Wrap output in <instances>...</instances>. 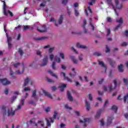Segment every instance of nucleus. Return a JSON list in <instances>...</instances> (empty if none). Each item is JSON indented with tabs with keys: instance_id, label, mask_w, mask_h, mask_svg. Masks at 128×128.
Instances as JSON below:
<instances>
[{
	"instance_id": "1",
	"label": "nucleus",
	"mask_w": 128,
	"mask_h": 128,
	"mask_svg": "<svg viewBox=\"0 0 128 128\" xmlns=\"http://www.w3.org/2000/svg\"><path fill=\"white\" fill-rule=\"evenodd\" d=\"M56 116H58V112L54 111V114L52 118H49L48 119V118H46V120L47 123V126H52V124H50L54 123V120H56Z\"/></svg>"
},
{
	"instance_id": "2",
	"label": "nucleus",
	"mask_w": 128,
	"mask_h": 128,
	"mask_svg": "<svg viewBox=\"0 0 128 128\" xmlns=\"http://www.w3.org/2000/svg\"><path fill=\"white\" fill-rule=\"evenodd\" d=\"M2 2L4 3L3 13L5 16H8V12L10 10V7L6 4V2L4 0L2 1Z\"/></svg>"
},
{
	"instance_id": "3",
	"label": "nucleus",
	"mask_w": 128,
	"mask_h": 128,
	"mask_svg": "<svg viewBox=\"0 0 128 128\" xmlns=\"http://www.w3.org/2000/svg\"><path fill=\"white\" fill-rule=\"evenodd\" d=\"M0 82H2L3 86H8V84H10V82L8 80V79H6V78L0 79Z\"/></svg>"
},
{
	"instance_id": "4",
	"label": "nucleus",
	"mask_w": 128,
	"mask_h": 128,
	"mask_svg": "<svg viewBox=\"0 0 128 128\" xmlns=\"http://www.w3.org/2000/svg\"><path fill=\"white\" fill-rule=\"evenodd\" d=\"M112 120H114V116H108L107 118L106 126H110L112 123Z\"/></svg>"
},
{
	"instance_id": "5",
	"label": "nucleus",
	"mask_w": 128,
	"mask_h": 128,
	"mask_svg": "<svg viewBox=\"0 0 128 128\" xmlns=\"http://www.w3.org/2000/svg\"><path fill=\"white\" fill-rule=\"evenodd\" d=\"M37 30L38 32H46L47 30L46 26L43 25L41 28H40V29L38 28Z\"/></svg>"
},
{
	"instance_id": "6",
	"label": "nucleus",
	"mask_w": 128,
	"mask_h": 128,
	"mask_svg": "<svg viewBox=\"0 0 128 128\" xmlns=\"http://www.w3.org/2000/svg\"><path fill=\"white\" fill-rule=\"evenodd\" d=\"M118 4H120L118 0H115L116 8H118V10H122V8H124V6L122 5V4H120L119 6Z\"/></svg>"
},
{
	"instance_id": "7",
	"label": "nucleus",
	"mask_w": 128,
	"mask_h": 128,
	"mask_svg": "<svg viewBox=\"0 0 128 128\" xmlns=\"http://www.w3.org/2000/svg\"><path fill=\"white\" fill-rule=\"evenodd\" d=\"M16 112L13 111L12 108H11L10 110L8 109L7 114L8 116H14Z\"/></svg>"
},
{
	"instance_id": "8",
	"label": "nucleus",
	"mask_w": 128,
	"mask_h": 128,
	"mask_svg": "<svg viewBox=\"0 0 128 128\" xmlns=\"http://www.w3.org/2000/svg\"><path fill=\"white\" fill-rule=\"evenodd\" d=\"M114 88H112V85L110 84L108 86L109 88L110 92H112V90H114L116 88V80H114Z\"/></svg>"
},
{
	"instance_id": "9",
	"label": "nucleus",
	"mask_w": 128,
	"mask_h": 128,
	"mask_svg": "<svg viewBox=\"0 0 128 128\" xmlns=\"http://www.w3.org/2000/svg\"><path fill=\"white\" fill-rule=\"evenodd\" d=\"M108 64H110V66L112 68H114V66H116V61H114L110 58H108Z\"/></svg>"
},
{
	"instance_id": "10",
	"label": "nucleus",
	"mask_w": 128,
	"mask_h": 128,
	"mask_svg": "<svg viewBox=\"0 0 128 128\" xmlns=\"http://www.w3.org/2000/svg\"><path fill=\"white\" fill-rule=\"evenodd\" d=\"M61 76H63L64 78V80H68V82H72V79L66 76V74L64 72H60Z\"/></svg>"
},
{
	"instance_id": "11",
	"label": "nucleus",
	"mask_w": 128,
	"mask_h": 128,
	"mask_svg": "<svg viewBox=\"0 0 128 128\" xmlns=\"http://www.w3.org/2000/svg\"><path fill=\"white\" fill-rule=\"evenodd\" d=\"M48 64V56L43 59V62L40 64V66H45Z\"/></svg>"
},
{
	"instance_id": "12",
	"label": "nucleus",
	"mask_w": 128,
	"mask_h": 128,
	"mask_svg": "<svg viewBox=\"0 0 128 128\" xmlns=\"http://www.w3.org/2000/svg\"><path fill=\"white\" fill-rule=\"evenodd\" d=\"M22 72H20V70H16V74H24V62H22Z\"/></svg>"
},
{
	"instance_id": "13",
	"label": "nucleus",
	"mask_w": 128,
	"mask_h": 128,
	"mask_svg": "<svg viewBox=\"0 0 128 128\" xmlns=\"http://www.w3.org/2000/svg\"><path fill=\"white\" fill-rule=\"evenodd\" d=\"M48 39V37H46V36H43L38 38H34L35 40H44Z\"/></svg>"
},
{
	"instance_id": "14",
	"label": "nucleus",
	"mask_w": 128,
	"mask_h": 128,
	"mask_svg": "<svg viewBox=\"0 0 128 128\" xmlns=\"http://www.w3.org/2000/svg\"><path fill=\"white\" fill-rule=\"evenodd\" d=\"M98 62L99 66H100L102 68H104L105 70V72H106V66L104 65V63L102 61H100V60H98Z\"/></svg>"
},
{
	"instance_id": "15",
	"label": "nucleus",
	"mask_w": 128,
	"mask_h": 128,
	"mask_svg": "<svg viewBox=\"0 0 128 128\" xmlns=\"http://www.w3.org/2000/svg\"><path fill=\"white\" fill-rule=\"evenodd\" d=\"M67 96L68 98V100H70V102H72V100H74L72 96V94H70V91L67 92Z\"/></svg>"
},
{
	"instance_id": "16",
	"label": "nucleus",
	"mask_w": 128,
	"mask_h": 128,
	"mask_svg": "<svg viewBox=\"0 0 128 128\" xmlns=\"http://www.w3.org/2000/svg\"><path fill=\"white\" fill-rule=\"evenodd\" d=\"M102 109H100L96 114V115L95 116V118H100V114H102Z\"/></svg>"
},
{
	"instance_id": "17",
	"label": "nucleus",
	"mask_w": 128,
	"mask_h": 128,
	"mask_svg": "<svg viewBox=\"0 0 128 128\" xmlns=\"http://www.w3.org/2000/svg\"><path fill=\"white\" fill-rule=\"evenodd\" d=\"M42 92L43 94H44L46 96H48V98H52V95L50 94H48V92L46 91L45 90L42 89Z\"/></svg>"
},
{
	"instance_id": "18",
	"label": "nucleus",
	"mask_w": 128,
	"mask_h": 128,
	"mask_svg": "<svg viewBox=\"0 0 128 128\" xmlns=\"http://www.w3.org/2000/svg\"><path fill=\"white\" fill-rule=\"evenodd\" d=\"M85 104L86 110H90V104L86 100H85Z\"/></svg>"
},
{
	"instance_id": "19",
	"label": "nucleus",
	"mask_w": 128,
	"mask_h": 128,
	"mask_svg": "<svg viewBox=\"0 0 128 128\" xmlns=\"http://www.w3.org/2000/svg\"><path fill=\"white\" fill-rule=\"evenodd\" d=\"M72 72H74V73L72 74V73H70V76L71 77V78H74V76H76V72L75 71L76 70V69L74 68H72Z\"/></svg>"
},
{
	"instance_id": "20",
	"label": "nucleus",
	"mask_w": 128,
	"mask_h": 128,
	"mask_svg": "<svg viewBox=\"0 0 128 128\" xmlns=\"http://www.w3.org/2000/svg\"><path fill=\"white\" fill-rule=\"evenodd\" d=\"M66 88V84H62V85L59 86L60 92H64Z\"/></svg>"
},
{
	"instance_id": "21",
	"label": "nucleus",
	"mask_w": 128,
	"mask_h": 128,
	"mask_svg": "<svg viewBox=\"0 0 128 128\" xmlns=\"http://www.w3.org/2000/svg\"><path fill=\"white\" fill-rule=\"evenodd\" d=\"M32 98H34V100H38V97L36 96V90H34L32 95Z\"/></svg>"
},
{
	"instance_id": "22",
	"label": "nucleus",
	"mask_w": 128,
	"mask_h": 128,
	"mask_svg": "<svg viewBox=\"0 0 128 128\" xmlns=\"http://www.w3.org/2000/svg\"><path fill=\"white\" fill-rule=\"evenodd\" d=\"M48 72L49 74H50L52 76H54V78H56L58 80V75H56V74L52 73V70H48Z\"/></svg>"
},
{
	"instance_id": "23",
	"label": "nucleus",
	"mask_w": 128,
	"mask_h": 128,
	"mask_svg": "<svg viewBox=\"0 0 128 128\" xmlns=\"http://www.w3.org/2000/svg\"><path fill=\"white\" fill-rule=\"evenodd\" d=\"M76 46L77 48H84V50L86 48H88V47H86V46L84 45H80L78 43L76 44Z\"/></svg>"
},
{
	"instance_id": "24",
	"label": "nucleus",
	"mask_w": 128,
	"mask_h": 128,
	"mask_svg": "<svg viewBox=\"0 0 128 128\" xmlns=\"http://www.w3.org/2000/svg\"><path fill=\"white\" fill-rule=\"evenodd\" d=\"M2 112L3 114V116H6V107L4 106H1Z\"/></svg>"
},
{
	"instance_id": "25",
	"label": "nucleus",
	"mask_w": 128,
	"mask_h": 128,
	"mask_svg": "<svg viewBox=\"0 0 128 128\" xmlns=\"http://www.w3.org/2000/svg\"><path fill=\"white\" fill-rule=\"evenodd\" d=\"M123 67L124 65H122V64H121L118 66V70L120 72H124V69L122 68Z\"/></svg>"
},
{
	"instance_id": "26",
	"label": "nucleus",
	"mask_w": 128,
	"mask_h": 128,
	"mask_svg": "<svg viewBox=\"0 0 128 128\" xmlns=\"http://www.w3.org/2000/svg\"><path fill=\"white\" fill-rule=\"evenodd\" d=\"M28 82H30V80H28V78H26L24 80L23 86H26L28 84Z\"/></svg>"
},
{
	"instance_id": "27",
	"label": "nucleus",
	"mask_w": 128,
	"mask_h": 128,
	"mask_svg": "<svg viewBox=\"0 0 128 128\" xmlns=\"http://www.w3.org/2000/svg\"><path fill=\"white\" fill-rule=\"evenodd\" d=\"M70 58H71V59L72 60L74 64H78V61L76 59L74 56H71Z\"/></svg>"
},
{
	"instance_id": "28",
	"label": "nucleus",
	"mask_w": 128,
	"mask_h": 128,
	"mask_svg": "<svg viewBox=\"0 0 128 128\" xmlns=\"http://www.w3.org/2000/svg\"><path fill=\"white\" fill-rule=\"evenodd\" d=\"M112 110L114 112H118V106L114 105L112 107Z\"/></svg>"
},
{
	"instance_id": "29",
	"label": "nucleus",
	"mask_w": 128,
	"mask_h": 128,
	"mask_svg": "<svg viewBox=\"0 0 128 128\" xmlns=\"http://www.w3.org/2000/svg\"><path fill=\"white\" fill-rule=\"evenodd\" d=\"M62 20H64V17L62 16V15H60V18L58 20V24H62Z\"/></svg>"
},
{
	"instance_id": "30",
	"label": "nucleus",
	"mask_w": 128,
	"mask_h": 128,
	"mask_svg": "<svg viewBox=\"0 0 128 128\" xmlns=\"http://www.w3.org/2000/svg\"><path fill=\"white\" fill-rule=\"evenodd\" d=\"M116 22H118L119 24H122V18H120V19H118L116 20Z\"/></svg>"
},
{
	"instance_id": "31",
	"label": "nucleus",
	"mask_w": 128,
	"mask_h": 128,
	"mask_svg": "<svg viewBox=\"0 0 128 128\" xmlns=\"http://www.w3.org/2000/svg\"><path fill=\"white\" fill-rule=\"evenodd\" d=\"M54 59H55V60H56L57 62H58V64L60 62V58L58 56H56L54 58Z\"/></svg>"
},
{
	"instance_id": "32",
	"label": "nucleus",
	"mask_w": 128,
	"mask_h": 128,
	"mask_svg": "<svg viewBox=\"0 0 128 128\" xmlns=\"http://www.w3.org/2000/svg\"><path fill=\"white\" fill-rule=\"evenodd\" d=\"M124 102H127V103L128 104V94H127L126 96H124Z\"/></svg>"
},
{
	"instance_id": "33",
	"label": "nucleus",
	"mask_w": 128,
	"mask_h": 128,
	"mask_svg": "<svg viewBox=\"0 0 128 128\" xmlns=\"http://www.w3.org/2000/svg\"><path fill=\"white\" fill-rule=\"evenodd\" d=\"M86 19H84L83 20V24L82 25V28H86Z\"/></svg>"
},
{
	"instance_id": "34",
	"label": "nucleus",
	"mask_w": 128,
	"mask_h": 128,
	"mask_svg": "<svg viewBox=\"0 0 128 128\" xmlns=\"http://www.w3.org/2000/svg\"><path fill=\"white\" fill-rule=\"evenodd\" d=\"M52 70H56V62H53L52 63Z\"/></svg>"
},
{
	"instance_id": "35",
	"label": "nucleus",
	"mask_w": 128,
	"mask_h": 128,
	"mask_svg": "<svg viewBox=\"0 0 128 128\" xmlns=\"http://www.w3.org/2000/svg\"><path fill=\"white\" fill-rule=\"evenodd\" d=\"M95 2V0H91V2H88V4H89V6H92L93 4H94Z\"/></svg>"
},
{
	"instance_id": "36",
	"label": "nucleus",
	"mask_w": 128,
	"mask_h": 128,
	"mask_svg": "<svg viewBox=\"0 0 128 128\" xmlns=\"http://www.w3.org/2000/svg\"><path fill=\"white\" fill-rule=\"evenodd\" d=\"M74 14L76 16H78L80 15V13H78V12L76 8L74 9Z\"/></svg>"
},
{
	"instance_id": "37",
	"label": "nucleus",
	"mask_w": 128,
	"mask_h": 128,
	"mask_svg": "<svg viewBox=\"0 0 128 128\" xmlns=\"http://www.w3.org/2000/svg\"><path fill=\"white\" fill-rule=\"evenodd\" d=\"M18 50L19 54H20V56H22L24 54V51H22V50L20 48H19Z\"/></svg>"
},
{
	"instance_id": "38",
	"label": "nucleus",
	"mask_w": 128,
	"mask_h": 128,
	"mask_svg": "<svg viewBox=\"0 0 128 128\" xmlns=\"http://www.w3.org/2000/svg\"><path fill=\"white\" fill-rule=\"evenodd\" d=\"M30 26H24L23 28L24 30H29Z\"/></svg>"
},
{
	"instance_id": "39",
	"label": "nucleus",
	"mask_w": 128,
	"mask_h": 128,
	"mask_svg": "<svg viewBox=\"0 0 128 128\" xmlns=\"http://www.w3.org/2000/svg\"><path fill=\"white\" fill-rule=\"evenodd\" d=\"M110 52V47L108 46V45H106V52Z\"/></svg>"
},
{
	"instance_id": "40",
	"label": "nucleus",
	"mask_w": 128,
	"mask_h": 128,
	"mask_svg": "<svg viewBox=\"0 0 128 128\" xmlns=\"http://www.w3.org/2000/svg\"><path fill=\"white\" fill-rule=\"evenodd\" d=\"M54 47L51 48L49 49V53L52 54V52H54Z\"/></svg>"
},
{
	"instance_id": "41",
	"label": "nucleus",
	"mask_w": 128,
	"mask_h": 128,
	"mask_svg": "<svg viewBox=\"0 0 128 128\" xmlns=\"http://www.w3.org/2000/svg\"><path fill=\"white\" fill-rule=\"evenodd\" d=\"M88 118H84V121L80 120V122H82V123L84 122V124H86V122H88Z\"/></svg>"
},
{
	"instance_id": "42",
	"label": "nucleus",
	"mask_w": 128,
	"mask_h": 128,
	"mask_svg": "<svg viewBox=\"0 0 128 128\" xmlns=\"http://www.w3.org/2000/svg\"><path fill=\"white\" fill-rule=\"evenodd\" d=\"M20 62H17L14 64V68H18V66H20Z\"/></svg>"
},
{
	"instance_id": "43",
	"label": "nucleus",
	"mask_w": 128,
	"mask_h": 128,
	"mask_svg": "<svg viewBox=\"0 0 128 128\" xmlns=\"http://www.w3.org/2000/svg\"><path fill=\"white\" fill-rule=\"evenodd\" d=\"M110 34V28H108L106 36H108Z\"/></svg>"
},
{
	"instance_id": "44",
	"label": "nucleus",
	"mask_w": 128,
	"mask_h": 128,
	"mask_svg": "<svg viewBox=\"0 0 128 128\" xmlns=\"http://www.w3.org/2000/svg\"><path fill=\"white\" fill-rule=\"evenodd\" d=\"M60 56L62 60H64V53H60Z\"/></svg>"
},
{
	"instance_id": "45",
	"label": "nucleus",
	"mask_w": 128,
	"mask_h": 128,
	"mask_svg": "<svg viewBox=\"0 0 128 128\" xmlns=\"http://www.w3.org/2000/svg\"><path fill=\"white\" fill-rule=\"evenodd\" d=\"M47 81L48 82H54V80L50 78H47Z\"/></svg>"
},
{
	"instance_id": "46",
	"label": "nucleus",
	"mask_w": 128,
	"mask_h": 128,
	"mask_svg": "<svg viewBox=\"0 0 128 128\" xmlns=\"http://www.w3.org/2000/svg\"><path fill=\"white\" fill-rule=\"evenodd\" d=\"M68 0H62V4H64V6H66V4H68Z\"/></svg>"
},
{
	"instance_id": "47",
	"label": "nucleus",
	"mask_w": 128,
	"mask_h": 128,
	"mask_svg": "<svg viewBox=\"0 0 128 128\" xmlns=\"http://www.w3.org/2000/svg\"><path fill=\"white\" fill-rule=\"evenodd\" d=\"M94 56H100V54L98 52H94L93 54Z\"/></svg>"
},
{
	"instance_id": "48",
	"label": "nucleus",
	"mask_w": 128,
	"mask_h": 128,
	"mask_svg": "<svg viewBox=\"0 0 128 128\" xmlns=\"http://www.w3.org/2000/svg\"><path fill=\"white\" fill-rule=\"evenodd\" d=\"M8 14H10V16H14V14H12V12H10V10H8Z\"/></svg>"
},
{
	"instance_id": "49",
	"label": "nucleus",
	"mask_w": 128,
	"mask_h": 128,
	"mask_svg": "<svg viewBox=\"0 0 128 128\" xmlns=\"http://www.w3.org/2000/svg\"><path fill=\"white\" fill-rule=\"evenodd\" d=\"M106 20L108 22H112V18L110 17H107Z\"/></svg>"
},
{
	"instance_id": "50",
	"label": "nucleus",
	"mask_w": 128,
	"mask_h": 128,
	"mask_svg": "<svg viewBox=\"0 0 128 128\" xmlns=\"http://www.w3.org/2000/svg\"><path fill=\"white\" fill-rule=\"evenodd\" d=\"M123 82H124V84H128V79L124 78L123 79Z\"/></svg>"
},
{
	"instance_id": "51",
	"label": "nucleus",
	"mask_w": 128,
	"mask_h": 128,
	"mask_svg": "<svg viewBox=\"0 0 128 128\" xmlns=\"http://www.w3.org/2000/svg\"><path fill=\"white\" fill-rule=\"evenodd\" d=\"M28 104H34V100H30L28 101Z\"/></svg>"
},
{
	"instance_id": "52",
	"label": "nucleus",
	"mask_w": 128,
	"mask_h": 128,
	"mask_svg": "<svg viewBox=\"0 0 128 128\" xmlns=\"http://www.w3.org/2000/svg\"><path fill=\"white\" fill-rule=\"evenodd\" d=\"M121 46H128V43H126V42H122Z\"/></svg>"
},
{
	"instance_id": "53",
	"label": "nucleus",
	"mask_w": 128,
	"mask_h": 128,
	"mask_svg": "<svg viewBox=\"0 0 128 128\" xmlns=\"http://www.w3.org/2000/svg\"><path fill=\"white\" fill-rule=\"evenodd\" d=\"M44 110L46 112H50V108L49 107H48L47 108H46L44 109Z\"/></svg>"
},
{
	"instance_id": "54",
	"label": "nucleus",
	"mask_w": 128,
	"mask_h": 128,
	"mask_svg": "<svg viewBox=\"0 0 128 128\" xmlns=\"http://www.w3.org/2000/svg\"><path fill=\"white\" fill-rule=\"evenodd\" d=\"M121 26V24H118V25L117 26H116L114 28V30H118V28H120Z\"/></svg>"
},
{
	"instance_id": "55",
	"label": "nucleus",
	"mask_w": 128,
	"mask_h": 128,
	"mask_svg": "<svg viewBox=\"0 0 128 128\" xmlns=\"http://www.w3.org/2000/svg\"><path fill=\"white\" fill-rule=\"evenodd\" d=\"M100 122L101 124V126H104V122L103 119H102L101 120H100Z\"/></svg>"
},
{
	"instance_id": "56",
	"label": "nucleus",
	"mask_w": 128,
	"mask_h": 128,
	"mask_svg": "<svg viewBox=\"0 0 128 128\" xmlns=\"http://www.w3.org/2000/svg\"><path fill=\"white\" fill-rule=\"evenodd\" d=\"M71 50H72L73 52H75V54H78V52L76 51V49L72 47V48H71Z\"/></svg>"
},
{
	"instance_id": "57",
	"label": "nucleus",
	"mask_w": 128,
	"mask_h": 128,
	"mask_svg": "<svg viewBox=\"0 0 128 128\" xmlns=\"http://www.w3.org/2000/svg\"><path fill=\"white\" fill-rule=\"evenodd\" d=\"M64 106H65V108H66V110H72V108L69 107L68 104H66Z\"/></svg>"
},
{
	"instance_id": "58",
	"label": "nucleus",
	"mask_w": 128,
	"mask_h": 128,
	"mask_svg": "<svg viewBox=\"0 0 128 128\" xmlns=\"http://www.w3.org/2000/svg\"><path fill=\"white\" fill-rule=\"evenodd\" d=\"M54 54H50V58L51 61H52L54 60Z\"/></svg>"
},
{
	"instance_id": "59",
	"label": "nucleus",
	"mask_w": 128,
	"mask_h": 128,
	"mask_svg": "<svg viewBox=\"0 0 128 128\" xmlns=\"http://www.w3.org/2000/svg\"><path fill=\"white\" fill-rule=\"evenodd\" d=\"M20 104L21 106H24V99H22V100H21V102H20Z\"/></svg>"
},
{
	"instance_id": "60",
	"label": "nucleus",
	"mask_w": 128,
	"mask_h": 128,
	"mask_svg": "<svg viewBox=\"0 0 128 128\" xmlns=\"http://www.w3.org/2000/svg\"><path fill=\"white\" fill-rule=\"evenodd\" d=\"M28 90H30V88L29 87H26L24 88V92H26Z\"/></svg>"
},
{
	"instance_id": "61",
	"label": "nucleus",
	"mask_w": 128,
	"mask_h": 128,
	"mask_svg": "<svg viewBox=\"0 0 128 128\" xmlns=\"http://www.w3.org/2000/svg\"><path fill=\"white\" fill-rule=\"evenodd\" d=\"M52 90L53 92H56V86H53L52 87Z\"/></svg>"
},
{
	"instance_id": "62",
	"label": "nucleus",
	"mask_w": 128,
	"mask_h": 128,
	"mask_svg": "<svg viewBox=\"0 0 128 128\" xmlns=\"http://www.w3.org/2000/svg\"><path fill=\"white\" fill-rule=\"evenodd\" d=\"M36 54L38 56H40V58H42V53H40V52L38 50L36 51Z\"/></svg>"
},
{
	"instance_id": "63",
	"label": "nucleus",
	"mask_w": 128,
	"mask_h": 128,
	"mask_svg": "<svg viewBox=\"0 0 128 128\" xmlns=\"http://www.w3.org/2000/svg\"><path fill=\"white\" fill-rule=\"evenodd\" d=\"M12 37H7V42H10V40H12Z\"/></svg>"
},
{
	"instance_id": "64",
	"label": "nucleus",
	"mask_w": 128,
	"mask_h": 128,
	"mask_svg": "<svg viewBox=\"0 0 128 128\" xmlns=\"http://www.w3.org/2000/svg\"><path fill=\"white\" fill-rule=\"evenodd\" d=\"M124 35L126 37L128 36V30L125 31Z\"/></svg>"
}]
</instances>
